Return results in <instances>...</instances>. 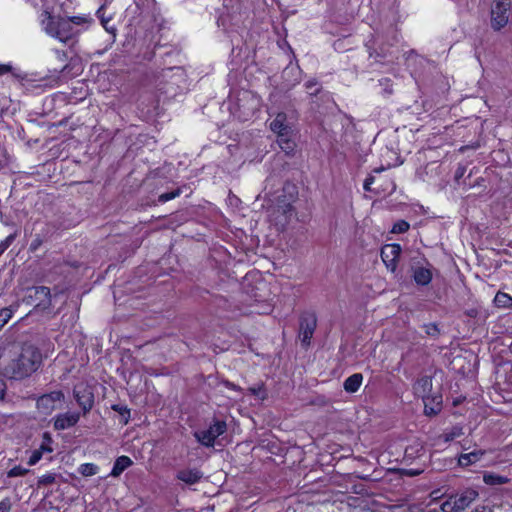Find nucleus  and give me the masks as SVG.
I'll return each instance as SVG.
<instances>
[{
	"label": "nucleus",
	"mask_w": 512,
	"mask_h": 512,
	"mask_svg": "<svg viewBox=\"0 0 512 512\" xmlns=\"http://www.w3.org/2000/svg\"><path fill=\"white\" fill-rule=\"evenodd\" d=\"M41 363L40 350L31 343H24L5 367V374L12 379L21 380L37 371Z\"/></svg>",
	"instance_id": "1"
},
{
	"label": "nucleus",
	"mask_w": 512,
	"mask_h": 512,
	"mask_svg": "<svg viewBox=\"0 0 512 512\" xmlns=\"http://www.w3.org/2000/svg\"><path fill=\"white\" fill-rule=\"evenodd\" d=\"M282 194L277 196L276 203L267 209L270 222L279 231L286 229L295 214L293 202L296 199V187L286 183L283 186Z\"/></svg>",
	"instance_id": "2"
},
{
	"label": "nucleus",
	"mask_w": 512,
	"mask_h": 512,
	"mask_svg": "<svg viewBox=\"0 0 512 512\" xmlns=\"http://www.w3.org/2000/svg\"><path fill=\"white\" fill-rule=\"evenodd\" d=\"M227 425L225 421L215 420L207 429L194 432V437L205 447H213L216 438L226 432Z\"/></svg>",
	"instance_id": "3"
},
{
	"label": "nucleus",
	"mask_w": 512,
	"mask_h": 512,
	"mask_svg": "<svg viewBox=\"0 0 512 512\" xmlns=\"http://www.w3.org/2000/svg\"><path fill=\"white\" fill-rule=\"evenodd\" d=\"M45 30L49 35L57 38L63 43L72 39L73 36L78 33V31H76L72 26L71 21L67 19H60L58 21L51 19L47 23Z\"/></svg>",
	"instance_id": "4"
},
{
	"label": "nucleus",
	"mask_w": 512,
	"mask_h": 512,
	"mask_svg": "<svg viewBox=\"0 0 512 512\" xmlns=\"http://www.w3.org/2000/svg\"><path fill=\"white\" fill-rule=\"evenodd\" d=\"M65 396L61 390L52 391L43 394L37 398L36 408L42 415H50L53 411L60 408Z\"/></svg>",
	"instance_id": "5"
},
{
	"label": "nucleus",
	"mask_w": 512,
	"mask_h": 512,
	"mask_svg": "<svg viewBox=\"0 0 512 512\" xmlns=\"http://www.w3.org/2000/svg\"><path fill=\"white\" fill-rule=\"evenodd\" d=\"M510 0H494L491 6V26L494 30H500L509 21Z\"/></svg>",
	"instance_id": "6"
},
{
	"label": "nucleus",
	"mask_w": 512,
	"mask_h": 512,
	"mask_svg": "<svg viewBox=\"0 0 512 512\" xmlns=\"http://www.w3.org/2000/svg\"><path fill=\"white\" fill-rule=\"evenodd\" d=\"M24 301L29 305L47 309L51 304L50 289L46 286H36L27 289Z\"/></svg>",
	"instance_id": "7"
},
{
	"label": "nucleus",
	"mask_w": 512,
	"mask_h": 512,
	"mask_svg": "<svg viewBox=\"0 0 512 512\" xmlns=\"http://www.w3.org/2000/svg\"><path fill=\"white\" fill-rule=\"evenodd\" d=\"M73 395L83 411V415H86L94 406V393L92 388L84 383H80L74 387Z\"/></svg>",
	"instance_id": "8"
},
{
	"label": "nucleus",
	"mask_w": 512,
	"mask_h": 512,
	"mask_svg": "<svg viewBox=\"0 0 512 512\" xmlns=\"http://www.w3.org/2000/svg\"><path fill=\"white\" fill-rule=\"evenodd\" d=\"M316 326L317 319L314 314L307 313L301 316L299 337L303 345L308 346L310 344V340L314 334Z\"/></svg>",
	"instance_id": "9"
},
{
	"label": "nucleus",
	"mask_w": 512,
	"mask_h": 512,
	"mask_svg": "<svg viewBox=\"0 0 512 512\" xmlns=\"http://www.w3.org/2000/svg\"><path fill=\"white\" fill-rule=\"evenodd\" d=\"M432 389V379L428 376H424L420 378L416 384L414 385L415 394L421 397L425 404V413L427 415L436 414L439 411V407L437 409L429 408L427 401L429 399V393Z\"/></svg>",
	"instance_id": "10"
},
{
	"label": "nucleus",
	"mask_w": 512,
	"mask_h": 512,
	"mask_svg": "<svg viewBox=\"0 0 512 512\" xmlns=\"http://www.w3.org/2000/svg\"><path fill=\"white\" fill-rule=\"evenodd\" d=\"M401 246L399 244H387L381 249V258L386 268L391 272L397 269L398 259L401 254Z\"/></svg>",
	"instance_id": "11"
},
{
	"label": "nucleus",
	"mask_w": 512,
	"mask_h": 512,
	"mask_svg": "<svg viewBox=\"0 0 512 512\" xmlns=\"http://www.w3.org/2000/svg\"><path fill=\"white\" fill-rule=\"evenodd\" d=\"M80 419L79 412H65L56 415L53 418V427L55 430H66L75 426Z\"/></svg>",
	"instance_id": "12"
},
{
	"label": "nucleus",
	"mask_w": 512,
	"mask_h": 512,
	"mask_svg": "<svg viewBox=\"0 0 512 512\" xmlns=\"http://www.w3.org/2000/svg\"><path fill=\"white\" fill-rule=\"evenodd\" d=\"M478 493L474 490H467L463 492L459 496H454V507L458 511L464 510L467 508L475 499L477 498Z\"/></svg>",
	"instance_id": "13"
},
{
	"label": "nucleus",
	"mask_w": 512,
	"mask_h": 512,
	"mask_svg": "<svg viewBox=\"0 0 512 512\" xmlns=\"http://www.w3.org/2000/svg\"><path fill=\"white\" fill-rule=\"evenodd\" d=\"M286 115L279 113L275 119L270 123V128L273 132L278 134V138L286 137L289 133V127L285 124Z\"/></svg>",
	"instance_id": "14"
},
{
	"label": "nucleus",
	"mask_w": 512,
	"mask_h": 512,
	"mask_svg": "<svg viewBox=\"0 0 512 512\" xmlns=\"http://www.w3.org/2000/svg\"><path fill=\"white\" fill-rule=\"evenodd\" d=\"M413 279L417 285L426 286L432 280L430 267H416L413 269Z\"/></svg>",
	"instance_id": "15"
},
{
	"label": "nucleus",
	"mask_w": 512,
	"mask_h": 512,
	"mask_svg": "<svg viewBox=\"0 0 512 512\" xmlns=\"http://www.w3.org/2000/svg\"><path fill=\"white\" fill-rule=\"evenodd\" d=\"M203 477L198 469H184L177 473V479L186 484H195Z\"/></svg>",
	"instance_id": "16"
},
{
	"label": "nucleus",
	"mask_w": 512,
	"mask_h": 512,
	"mask_svg": "<svg viewBox=\"0 0 512 512\" xmlns=\"http://www.w3.org/2000/svg\"><path fill=\"white\" fill-rule=\"evenodd\" d=\"M484 454L485 452L483 450H474L469 453L461 454L458 458V463L462 467H467L480 461Z\"/></svg>",
	"instance_id": "17"
},
{
	"label": "nucleus",
	"mask_w": 512,
	"mask_h": 512,
	"mask_svg": "<svg viewBox=\"0 0 512 512\" xmlns=\"http://www.w3.org/2000/svg\"><path fill=\"white\" fill-rule=\"evenodd\" d=\"M362 381H363V375L361 373H355V374L349 376L344 381L343 387L346 392L354 393L360 388Z\"/></svg>",
	"instance_id": "18"
},
{
	"label": "nucleus",
	"mask_w": 512,
	"mask_h": 512,
	"mask_svg": "<svg viewBox=\"0 0 512 512\" xmlns=\"http://www.w3.org/2000/svg\"><path fill=\"white\" fill-rule=\"evenodd\" d=\"M133 464L128 456H120L115 460L114 466L110 473L113 477H118L125 469Z\"/></svg>",
	"instance_id": "19"
},
{
	"label": "nucleus",
	"mask_w": 512,
	"mask_h": 512,
	"mask_svg": "<svg viewBox=\"0 0 512 512\" xmlns=\"http://www.w3.org/2000/svg\"><path fill=\"white\" fill-rule=\"evenodd\" d=\"M494 303L497 307L510 308L512 307V297L506 293L498 292L495 295Z\"/></svg>",
	"instance_id": "20"
},
{
	"label": "nucleus",
	"mask_w": 512,
	"mask_h": 512,
	"mask_svg": "<svg viewBox=\"0 0 512 512\" xmlns=\"http://www.w3.org/2000/svg\"><path fill=\"white\" fill-rule=\"evenodd\" d=\"M483 480L488 485H501L508 482L506 477L493 473L485 474Z\"/></svg>",
	"instance_id": "21"
},
{
	"label": "nucleus",
	"mask_w": 512,
	"mask_h": 512,
	"mask_svg": "<svg viewBox=\"0 0 512 512\" xmlns=\"http://www.w3.org/2000/svg\"><path fill=\"white\" fill-rule=\"evenodd\" d=\"M99 467L93 463L81 464L78 471L84 477L93 476L98 473Z\"/></svg>",
	"instance_id": "22"
},
{
	"label": "nucleus",
	"mask_w": 512,
	"mask_h": 512,
	"mask_svg": "<svg viewBox=\"0 0 512 512\" xmlns=\"http://www.w3.org/2000/svg\"><path fill=\"white\" fill-rule=\"evenodd\" d=\"M13 311L10 308H2L0 310V330L7 324L12 318Z\"/></svg>",
	"instance_id": "23"
},
{
	"label": "nucleus",
	"mask_w": 512,
	"mask_h": 512,
	"mask_svg": "<svg viewBox=\"0 0 512 512\" xmlns=\"http://www.w3.org/2000/svg\"><path fill=\"white\" fill-rule=\"evenodd\" d=\"M305 87L310 95H317L321 91V87L319 86L316 79L307 81L305 83Z\"/></svg>",
	"instance_id": "24"
},
{
	"label": "nucleus",
	"mask_w": 512,
	"mask_h": 512,
	"mask_svg": "<svg viewBox=\"0 0 512 512\" xmlns=\"http://www.w3.org/2000/svg\"><path fill=\"white\" fill-rule=\"evenodd\" d=\"M409 227H410V225L407 221L399 220L393 225L391 232L392 233H404V232L408 231Z\"/></svg>",
	"instance_id": "25"
},
{
	"label": "nucleus",
	"mask_w": 512,
	"mask_h": 512,
	"mask_svg": "<svg viewBox=\"0 0 512 512\" xmlns=\"http://www.w3.org/2000/svg\"><path fill=\"white\" fill-rule=\"evenodd\" d=\"M278 143L280 148L287 153L292 151L294 148V143L288 139V136L282 137V139L278 138Z\"/></svg>",
	"instance_id": "26"
},
{
	"label": "nucleus",
	"mask_w": 512,
	"mask_h": 512,
	"mask_svg": "<svg viewBox=\"0 0 512 512\" xmlns=\"http://www.w3.org/2000/svg\"><path fill=\"white\" fill-rule=\"evenodd\" d=\"M181 193L180 189H176L172 192L163 193L158 197L159 202L165 203L167 201H170L176 197H178Z\"/></svg>",
	"instance_id": "27"
},
{
	"label": "nucleus",
	"mask_w": 512,
	"mask_h": 512,
	"mask_svg": "<svg viewBox=\"0 0 512 512\" xmlns=\"http://www.w3.org/2000/svg\"><path fill=\"white\" fill-rule=\"evenodd\" d=\"M423 328L425 330V333L430 337L436 338L440 334V331L436 324H426L423 326Z\"/></svg>",
	"instance_id": "28"
},
{
	"label": "nucleus",
	"mask_w": 512,
	"mask_h": 512,
	"mask_svg": "<svg viewBox=\"0 0 512 512\" xmlns=\"http://www.w3.org/2000/svg\"><path fill=\"white\" fill-rule=\"evenodd\" d=\"M423 451V447L419 444H417L416 446H409L405 449V457L406 458H414L417 454V456L419 455L418 453Z\"/></svg>",
	"instance_id": "29"
},
{
	"label": "nucleus",
	"mask_w": 512,
	"mask_h": 512,
	"mask_svg": "<svg viewBox=\"0 0 512 512\" xmlns=\"http://www.w3.org/2000/svg\"><path fill=\"white\" fill-rule=\"evenodd\" d=\"M27 473H28V469L23 468L21 466H15L8 471L7 476L8 477H19V476H24Z\"/></svg>",
	"instance_id": "30"
},
{
	"label": "nucleus",
	"mask_w": 512,
	"mask_h": 512,
	"mask_svg": "<svg viewBox=\"0 0 512 512\" xmlns=\"http://www.w3.org/2000/svg\"><path fill=\"white\" fill-rule=\"evenodd\" d=\"M55 480H56V475L53 473H48V474L42 475L39 478L38 484L39 485H51L55 482Z\"/></svg>",
	"instance_id": "31"
},
{
	"label": "nucleus",
	"mask_w": 512,
	"mask_h": 512,
	"mask_svg": "<svg viewBox=\"0 0 512 512\" xmlns=\"http://www.w3.org/2000/svg\"><path fill=\"white\" fill-rule=\"evenodd\" d=\"M441 510L443 512H457L458 510L454 507V498L450 497L448 500L441 504Z\"/></svg>",
	"instance_id": "32"
},
{
	"label": "nucleus",
	"mask_w": 512,
	"mask_h": 512,
	"mask_svg": "<svg viewBox=\"0 0 512 512\" xmlns=\"http://www.w3.org/2000/svg\"><path fill=\"white\" fill-rule=\"evenodd\" d=\"M14 239H15V235L11 234V235L7 236L3 241L0 242V256L13 243Z\"/></svg>",
	"instance_id": "33"
},
{
	"label": "nucleus",
	"mask_w": 512,
	"mask_h": 512,
	"mask_svg": "<svg viewBox=\"0 0 512 512\" xmlns=\"http://www.w3.org/2000/svg\"><path fill=\"white\" fill-rule=\"evenodd\" d=\"M42 457V451L41 450H34L31 454V456L29 457V460H28V465L29 466H33L35 465L36 463L39 462V460L41 459Z\"/></svg>",
	"instance_id": "34"
},
{
	"label": "nucleus",
	"mask_w": 512,
	"mask_h": 512,
	"mask_svg": "<svg viewBox=\"0 0 512 512\" xmlns=\"http://www.w3.org/2000/svg\"><path fill=\"white\" fill-rule=\"evenodd\" d=\"M11 501L9 498H5L0 501V512H10L11 510Z\"/></svg>",
	"instance_id": "35"
},
{
	"label": "nucleus",
	"mask_w": 512,
	"mask_h": 512,
	"mask_svg": "<svg viewBox=\"0 0 512 512\" xmlns=\"http://www.w3.org/2000/svg\"><path fill=\"white\" fill-rule=\"evenodd\" d=\"M113 410L119 412L122 416L129 417L130 411L126 407H122L120 405H113Z\"/></svg>",
	"instance_id": "36"
},
{
	"label": "nucleus",
	"mask_w": 512,
	"mask_h": 512,
	"mask_svg": "<svg viewBox=\"0 0 512 512\" xmlns=\"http://www.w3.org/2000/svg\"><path fill=\"white\" fill-rule=\"evenodd\" d=\"M42 244V240L39 236H37L30 244V250L36 251Z\"/></svg>",
	"instance_id": "37"
},
{
	"label": "nucleus",
	"mask_w": 512,
	"mask_h": 512,
	"mask_svg": "<svg viewBox=\"0 0 512 512\" xmlns=\"http://www.w3.org/2000/svg\"><path fill=\"white\" fill-rule=\"evenodd\" d=\"M374 179L375 178L373 176H368L365 179L364 185H363L364 190H366V191H370L371 190V185L373 184Z\"/></svg>",
	"instance_id": "38"
},
{
	"label": "nucleus",
	"mask_w": 512,
	"mask_h": 512,
	"mask_svg": "<svg viewBox=\"0 0 512 512\" xmlns=\"http://www.w3.org/2000/svg\"><path fill=\"white\" fill-rule=\"evenodd\" d=\"M68 20L71 21L73 27L74 25H81L86 22V19L83 17H71Z\"/></svg>",
	"instance_id": "39"
},
{
	"label": "nucleus",
	"mask_w": 512,
	"mask_h": 512,
	"mask_svg": "<svg viewBox=\"0 0 512 512\" xmlns=\"http://www.w3.org/2000/svg\"><path fill=\"white\" fill-rule=\"evenodd\" d=\"M12 67L7 64H0V75L10 72Z\"/></svg>",
	"instance_id": "40"
},
{
	"label": "nucleus",
	"mask_w": 512,
	"mask_h": 512,
	"mask_svg": "<svg viewBox=\"0 0 512 512\" xmlns=\"http://www.w3.org/2000/svg\"><path fill=\"white\" fill-rule=\"evenodd\" d=\"M249 391L254 394V395H257V396H260L261 393L263 392V387L262 386H258V387H251L249 389Z\"/></svg>",
	"instance_id": "41"
},
{
	"label": "nucleus",
	"mask_w": 512,
	"mask_h": 512,
	"mask_svg": "<svg viewBox=\"0 0 512 512\" xmlns=\"http://www.w3.org/2000/svg\"><path fill=\"white\" fill-rule=\"evenodd\" d=\"M472 512H492V510L489 507L481 506L476 507Z\"/></svg>",
	"instance_id": "42"
},
{
	"label": "nucleus",
	"mask_w": 512,
	"mask_h": 512,
	"mask_svg": "<svg viewBox=\"0 0 512 512\" xmlns=\"http://www.w3.org/2000/svg\"><path fill=\"white\" fill-rule=\"evenodd\" d=\"M5 395V384L0 381V401L4 399Z\"/></svg>",
	"instance_id": "43"
},
{
	"label": "nucleus",
	"mask_w": 512,
	"mask_h": 512,
	"mask_svg": "<svg viewBox=\"0 0 512 512\" xmlns=\"http://www.w3.org/2000/svg\"><path fill=\"white\" fill-rule=\"evenodd\" d=\"M466 314H467L469 317L474 318V317H476V316H477L478 311H477L476 309H474V308H473V309L467 310V311H466Z\"/></svg>",
	"instance_id": "44"
},
{
	"label": "nucleus",
	"mask_w": 512,
	"mask_h": 512,
	"mask_svg": "<svg viewBox=\"0 0 512 512\" xmlns=\"http://www.w3.org/2000/svg\"><path fill=\"white\" fill-rule=\"evenodd\" d=\"M419 473L420 472L417 470H413V469L407 470V474L410 476H415V475H418Z\"/></svg>",
	"instance_id": "45"
},
{
	"label": "nucleus",
	"mask_w": 512,
	"mask_h": 512,
	"mask_svg": "<svg viewBox=\"0 0 512 512\" xmlns=\"http://www.w3.org/2000/svg\"><path fill=\"white\" fill-rule=\"evenodd\" d=\"M38 450H41V451H42V453H43L44 451L51 452V449H50V448H48V447H46L45 445H41V447H40Z\"/></svg>",
	"instance_id": "46"
},
{
	"label": "nucleus",
	"mask_w": 512,
	"mask_h": 512,
	"mask_svg": "<svg viewBox=\"0 0 512 512\" xmlns=\"http://www.w3.org/2000/svg\"><path fill=\"white\" fill-rule=\"evenodd\" d=\"M440 403H441V400H437V401H436L437 406H439V405H440Z\"/></svg>",
	"instance_id": "47"
}]
</instances>
